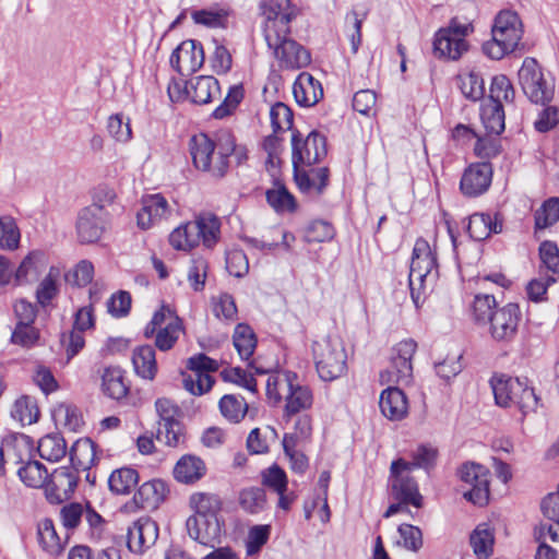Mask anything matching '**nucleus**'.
<instances>
[{"mask_svg": "<svg viewBox=\"0 0 559 559\" xmlns=\"http://www.w3.org/2000/svg\"><path fill=\"white\" fill-rule=\"evenodd\" d=\"M473 318L478 325L487 328L493 342L506 345L518 335L522 311L516 302L499 307L493 295L478 294L473 301Z\"/></svg>", "mask_w": 559, "mask_h": 559, "instance_id": "nucleus-1", "label": "nucleus"}, {"mask_svg": "<svg viewBox=\"0 0 559 559\" xmlns=\"http://www.w3.org/2000/svg\"><path fill=\"white\" fill-rule=\"evenodd\" d=\"M235 150V136L226 130L216 133L214 139L199 133L189 140V152L194 167L217 178L227 174L229 157Z\"/></svg>", "mask_w": 559, "mask_h": 559, "instance_id": "nucleus-2", "label": "nucleus"}, {"mask_svg": "<svg viewBox=\"0 0 559 559\" xmlns=\"http://www.w3.org/2000/svg\"><path fill=\"white\" fill-rule=\"evenodd\" d=\"M221 222L213 214H200L194 221L177 227L169 235L170 245L177 250H191L202 240L203 245L212 248L218 240Z\"/></svg>", "mask_w": 559, "mask_h": 559, "instance_id": "nucleus-3", "label": "nucleus"}, {"mask_svg": "<svg viewBox=\"0 0 559 559\" xmlns=\"http://www.w3.org/2000/svg\"><path fill=\"white\" fill-rule=\"evenodd\" d=\"M492 38L484 43L483 51L493 60L502 59L514 51L522 35V23L515 12L501 11L495 19L491 28Z\"/></svg>", "mask_w": 559, "mask_h": 559, "instance_id": "nucleus-4", "label": "nucleus"}, {"mask_svg": "<svg viewBox=\"0 0 559 559\" xmlns=\"http://www.w3.org/2000/svg\"><path fill=\"white\" fill-rule=\"evenodd\" d=\"M312 355L321 380L333 381L347 369V354L338 336H324L312 343Z\"/></svg>", "mask_w": 559, "mask_h": 559, "instance_id": "nucleus-5", "label": "nucleus"}, {"mask_svg": "<svg viewBox=\"0 0 559 559\" xmlns=\"http://www.w3.org/2000/svg\"><path fill=\"white\" fill-rule=\"evenodd\" d=\"M437 277V254L430 248L426 239L418 238L413 249L408 276L411 296L417 308L419 307V302L423 300L421 296L424 292L421 290L425 289V282H433Z\"/></svg>", "mask_w": 559, "mask_h": 559, "instance_id": "nucleus-6", "label": "nucleus"}, {"mask_svg": "<svg viewBox=\"0 0 559 559\" xmlns=\"http://www.w3.org/2000/svg\"><path fill=\"white\" fill-rule=\"evenodd\" d=\"M328 154L326 138L319 131H311L306 138L295 129L292 133V164L310 167L320 163Z\"/></svg>", "mask_w": 559, "mask_h": 559, "instance_id": "nucleus-7", "label": "nucleus"}, {"mask_svg": "<svg viewBox=\"0 0 559 559\" xmlns=\"http://www.w3.org/2000/svg\"><path fill=\"white\" fill-rule=\"evenodd\" d=\"M261 13L264 16L265 41H273L280 34H290V22L296 17V10L290 0H261Z\"/></svg>", "mask_w": 559, "mask_h": 559, "instance_id": "nucleus-8", "label": "nucleus"}, {"mask_svg": "<svg viewBox=\"0 0 559 559\" xmlns=\"http://www.w3.org/2000/svg\"><path fill=\"white\" fill-rule=\"evenodd\" d=\"M519 82L523 93L534 104L546 105L554 97V84L548 82L534 58H525L519 70Z\"/></svg>", "mask_w": 559, "mask_h": 559, "instance_id": "nucleus-9", "label": "nucleus"}, {"mask_svg": "<svg viewBox=\"0 0 559 559\" xmlns=\"http://www.w3.org/2000/svg\"><path fill=\"white\" fill-rule=\"evenodd\" d=\"M417 344L414 340H404L391 350L390 367L380 373V382L407 384L413 378L412 359Z\"/></svg>", "mask_w": 559, "mask_h": 559, "instance_id": "nucleus-10", "label": "nucleus"}, {"mask_svg": "<svg viewBox=\"0 0 559 559\" xmlns=\"http://www.w3.org/2000/svg\"><path fill=\"white\" fill-rule=\"evenodd\" d=\"M409 464L404 459H397L391 464V493L392 497L404 506L412 504L415 508L423 506V496L419 492L417 481L414 477L403 474L408 472Z\"/></svg>", "mask_w": 559, "mask_h": 559, "instance_id": "nucleus-11", "label": "nucleus"}, {"mask_svg": "<svg viewBox=\"0 0 559 559\" xmlns=\"http://www.w3.org/2000/svg\"><path fill=\"white\" fill-rule=\"evenodd\" d=\"M187 367L193 373L183 374V388L193 395L209 392L215 381L207 372L218 369L217 361L205 354H198L188 359Z\"/></svg>", "mask_w": 559, "mask_h": 559, "instance_id": "nucleus-12", "label": "nucleus"}, {"mask_svg": "<svg viewBox=\"0 0 559 559\" xmlns=\"http://www.w3.org/2000/svg\"><path fill=\"white\" fill-rule=\"evenodd\" d=\"M286 385V404L284 408V418L289 419L292 416L307 411L312 406V391L307 385H301L298 376L293 371H285L282 377L274 380V385Z\"/></svg>", "mask_w": 559, "mask_h": 559, "instance_id": "nucleus-13", "label": "nucleus"}, {"mask_svg": "<svg viewBox=\"0 0 559 559\" xmlns=\"http://www.w3.org/2000/svg\"><path fill=\"white\" fill-rule=\"evenodd\" d=\"M460 479L472 486L464 498L475 506L483 507L489 499V471L481 464L466 462L457 471Z\"/></svg>", "mask_w": 559, "mask_h": 559, "instance_id": "nucleus-14", "label": "nucleus"}, {"mask_svg": "<svg viewBox=\"0 0 559 559\" xmlns=\"http://www.w3.org/2000/svg\"><path fill=\"white\" fill-rule=\"evenodd\" d=\"M273 50L274 57L287 69H301L311 62L310 52L296 40L289 38V34H280L275 43L266 41Z\"/></svg>", "mask_w": 559, "mask_h": 559, "instance_id": "nucleus-15", "label": "nucleus"}, {"mask_svg": "<svg viewBox=\"0 0 559 559\" xmlns=\"http://www.w3.org/2000/svg\"><path fill=\"white\" fill-rule=\"evenodd\" d=\"M109 214H104L95 205L82 209L78 215L76 234L81 243L98 241L109 223Z\"/></svg>", "mask_w": 559, "mask_h": 559, "instance_id": "nucleus-16", "label": "nucleus"}, {"mask_svg": "<svg viewBox=\"0 0 559 559\" xmlns=\"http://www.w3.org/2000/svg\"><path fill=\"white\" fill-rule=\"evenodd\" d=\"M158 525L150 518L134 521L127 531V547L135 554L142 555L153 547L158 538Z\"/></svg>", "mask_w": 559, "mask_h": 559, "instance_id": "nucleus-17", "label": "nucleus"}, {"mask_svg": "<svg viewBox=\"0 0 559 559\" xmlns=\"http://www.w3.org/2000/svg\"><path fill=\"white\" fill-rule=\"evenodd\" d=\"M223 525L224 522L219 519L204 516H189L186 521L189 536L199 544L211 548L221 544Z\"/></svg>", "mask_w": 559, "mask_h": 559, "instance_id": "nucleus-18", "label": "nucleus"}, {"mask_svg": "<svg viewBox=\"0 0 559 559\" xmlns=\"http://www.w3.org/2000/svg\"><path fill=\"white\" fill-rule=\"evenodd\" d=\"M296 166L293 168L294 180L302 193L321 195L329 186L330 169L325 166Z\"/></svg>", "mask_w": 559, "mask_h": 559, "instance_id": "nucleus-19", "label": "nucleus"}, {"mask_svg": "<svg viewBox=\"0 0 559 559\" xmlns=\"http://www.w3.org/2000/svg\"><path fill=\"white\" fill-rule=\"evenodd\" d=\"M492 169L488 163L472 164L465 169L460 189L466 197H478L488 190L491 182Z\"/></svg>", "mask_w": 559, "mask_h": 559, "instance_id": "nucleus-20", "label": "nucleus"}, {"mask_svg": "<svg viewBox=\"0 0 559 559\" xmlns=\"http://www.w3.org/2000/svg\"><path fill=\"white\" fill-rule=\"evenodd\" d=\"M169 213L167 200L160 194H148L142 198V207L136 214L138 226L147 229L166 217Z\"/></svg>", "mask_w": 559, "mask_h": 559, "instance_id": "nucleus-21", "label": "nucleus"}, {"mask_svg": "<svg viewBox=\"0 0 559 559\" xmlns=\"http://www.w3.org/2000/svg\"><path fill=\"white\" fill-rule=\"evenodd\" d=\"M381 413L390 420L403 419L408 411L405 393L397 386H388L380 395Z\"/></svg>", "mask_w": 559, "mask_h": 559, "instance_id": "nucleus-22", "label": "nucleus"}, {"mask_svg": "<svg viewBox=\"0 0 559 559\" xmlns=\"http://www.w3.org/2000/svg\"><path fill=\"white\" fill-rule=\"evenodd\" d=\"M294 97L300 106H314L323 97L321 83L309 73L299 74L293 85Z\"/></svg>", "mask_w": 559, "mask_h": 559, "instance_id": "nucleus-23", "label": "nucleus"}, {"mask_svg": "<svg viewBox=\"0 0 559 559\" xmlns=\"http://www.w3.org/2000/svg\"><path fill=\"white\" fill-rule=\"evenodd\" d=\"M468 43L450 35L449 31L440 28L433 38V53L438 58L459 60L468 50Z\"/></svg>", "mask_w": 559, "mask_h": 559, "instance_id": "nucleus-24", "label": "nucleus"}, {"mask_svg": "<svg viewBox=\"0 0 559 559\" xmlns=\"http://www.w3.org/2000/svg\"><path fill=\"white\" fill-rule=\"evenodd\" d=\"M467 233L476 241L487 239L491 234L502 231V222L496 214L493 217L488 213H474L468 217Z\"/></svg>", "mask_w": 559, "mask_h": 559, "instance_id": "nucleus-25", "label": "nucleus"}, {"mask_svg": "<svg viewBox=\"0 0 559 559\" xmlns=\"http://www.w3.org/2000/svg\"><path fill=\"white\" fill-rule=\"evenodd\" d=\"M167 488L163 480L153 479L142 484L133 496L136 508L155 509L164 500Z\"/></svg>", "mask_w": 559, "mask_h": 559, "instance_id": "nucleus-26", "label": "nucleus"}, {"mask_svg": "<svg viewBox=\"0 0 559 559\" xmlns=\"http://www.w3.org/2000/svg\"><path fill=\"white\" fill-rule=\"evenodd\" d=\"M187 94L194 104L205 105L221 96L219 83L214 76L201 75L190 82Z\"/></svg>", "mask_w": 559, "mask_h": 559, "instance_id": "nucleus-27", "label": "nucleus"}, {"mask_svg": "<svg viewBox=\"0 0 559 559\" xmlns=\"http://www.w3.org/2000/svg\"><path fill=\"white\" fill-rule=\"evenodd\" d=\"M205 473L204 461L193 454L183 455L174 468V477L182 484H193L201 479Z\"/></svg>", "mask_w": 559, "mask_h": 559, "instance_id": "nucleus-28", "label": "nucleus"}, {"mask_svg": "<svg viewBox=\"0 0 559 559\" xmlns=\"http://www.w3.org/2000/svg\"><path fill=\"white\" fill-rule=\"evenodd\" d=\"M71 468L88 471L96 462V444L90 438L76 440L69 451Z\"/></svg>", "mask_w": 559, "mask_h": 559, "instance_id": "nucleus-29", "label": "nucleus"}, {"mask_svg": "<svg viewBox=\"0 0 559 559\" xmlns=\"http://www.w3.org/2000/svg\"><path fill=\"white\" fill-rule=\"evenodd\" d=\"M103 393L116 401L124 399L129 392V385L126 383L123 370L117 366L104 368L102 373Z\"/></svg>", "mask_w": 559, "mask_h": 559, "instance_id": "nucleus-30", "label": "nucleus"}, {"mask_svg": "<svg viewBox=\"0 0 559 559\" xmlns=\"http://www.w3.org/2000/svg\"><path fill=\"white\" fill-rule=\"evenodd\" d=\"M132 364L135 373L145 380H153L157 373L155 349L151 345H142L133 350Z\"/></svg>", "mask_w": 559, "mask_h": 559, "instance_id": "nucleus-31", "label": "nucleus"}, {"mask_svg": "<svg viewBox=\"0 0 559 559\" xmlns=\"http://www.w3.org/2000/svg\"><path fill=\"white\" fill-rule=\"evenodd\" d=\"M495 402L500 407H510L512 393L521 390V379L506 374L495 376L490 380Z\"/></svg>", "mask_w": 559, "mask_h": 559, "instance_id": "nucleus-32", "label": "nucleus"}, {"mask_svg": "<svg viewBox=\"0 0 559 559\" xmlns=\"http://www.w3.org/2000/svg\"><path fill=\"white\" fill-rule=\"evenodd\" d=\"M190 507L194 511L191 516L218 519L222 500L215 493L195 492L190 497Z\"/></svg>", "mask_w": 559, "mask_h": 559, "instance_id": "nucleus-33", "label": "nucleus"}, {"mask_svg": "<svg viewBox=\"0 0 559 559\" xmlns=\"http://www.w3.org/2000/svg\"><path fill=\"white\" fill-rule=\"evenodd\" d=\"M495 537L486 523L479 524L469 536V544L478 559H488L492 555Z\"/></svg>", "mask_w": 559, "mask_h": 559, "instance_id": "nucleus-34", "label": "nucleus"}, {"mask_svg": "<svg viewBox=\"0 0 559 559\" xmlns=\"http://www.w3.org/2000/svg\"><path fill=\"white\" fill-rule=\"evenodd\" d=\"M37 451L41 459L58 462L67 454V442L60 433H49L39 440Z\"/></svg>", "mask_w": 559, "mask_h": 559, "instance_id": "nucleus-35", "label": "nucleus"}, {"mask_svg": "<svg viewBox=\"0 0 559 559\" xmlns=\"http://www.w3.org/2000/svg\"><path fill=\"white\" fill-rule=\"evenodd\" d=\"M534 235L539 238V231L546 229L559 221V198L554 197L544 201L534 213Z\"/></svg>", "mask_w": 559, "mask_h": 559, "instance_id": "nucleus-36", "label": "nucleus"}, {"mask_svg": "<svg viewBox=\"0 0 559 559\" xmlns=\"http://www.w3.org/2000/svg\"><path fill=\"white\" fill-rule=\"evenodd\" d=\"M274 189L265 192L266 202L275 212H295L297 203L295 197L287 190L280 180H274Z\"/></svg>", "mask_w": 559, "mask_h": 559, "instance_id": "nucleus-37", "label": "nucleus"}, {"mask_svg": "<svg viewBox=\"0 0 559 559\" xmlns=\"http://www.w3.org/2000/svg\"><path fill=\"white\" fill-rule=\"evenodd\" d=\"M229 10L223 7H211L202 10H194L191 17L195 24L210 28H225L229 16Z\"/></svg>", "mask_w": 559, "mask_h": 559, "instance_id": "nucleus-38", "label": "nucleus"}, {"mask_svg": "<svg viewBox=\"0 0 559 559\" xmlns=\"http://www.w3.org/2000/svg\"><path fill=\"white\" fill-rule=\"evenodd\" d=\"M139 473L132 467H121L115 469L109 478V489L116 495H128L136 486Z\"/></svg>", "mask_w": 559, "mask_h": 559, "instance_id": "nucleus-39", "label": "nucleus"}, {"mask_svg": "<svg viewBox=\"0 0 559 559\" xmlns=\"http://www.w3.org/2000/svg\"><path fill=\"white\" fill-rule=\"evenodd\" d=\"M222 415L230 423H240L248 413L249 406L245 397L239 394H226L218 403Z\"/></svg>", "mask_w": 559, "mask_h": 559, "instance_id": "nucleus-40", "label": "nucleus"}, {"mask_svg": "<svg viewBox=\"0 0 559 559\" xmlns=\"http://www.w3.org/2000/svg\"><path fill=\"white\" fill-rule=\"evenodd\" d=\"M480 118L486 131L499 135L504 131V110L501 103H491L481 106Z\"/></svg>", "mask_w": 559, "mask_h": 559, "instance_id": "nucleus-41", "label": "nucleus"}, {"mask_svg": "<svg viewBox=\"0 0 559 559\" xmlns=\"http://www.w3.org/2000/svg\"><path fill=\"white\" fill-rule=\"evenodd\" d=\"M37 535L39 545L46 552L52 556L61 554L63 545L50 519H44L38 523Z\"/></svg>", "mask_w": 559, "mask_h": 559, "instance_id": "nucleus-42", "label": "nucleus"}, {"mask_svg": "<svg viewBox=\"0 0 559 559\" xmlns=\"http://www.w3.org/2000/svg\"><path fill=\"white\" fill-rule=\"evenodd\" d=\"M233 342L241 359L248 360L254 353L257 337L253 330L246 323H239L235 328Z\"/></svg>", "mask_w": 559, "mask_h": 559, "instance_id": "nucleus-43", "label": "nucleus"}, {"mask_svg": "<svg viewBox=\"0 0 559 559\" xmlns=\"http://www.w3.org/2000/svg\"><path fill=\"white\" fill-rule=\"evenodd\" d=\"M183 331L182 321L179 317H175L168 321L164 328H159L155 336V346L163 352L174 347Z\"/></svg>", "mask_w": 559, "mask_h": 559, "instance_id": "nucleus-44", "label": "nucleus"}, {"mask_svg": "<svg viewBox=\"0 0 559 559\" xmlns=\"http://www.w3.org/2000/svg\"><path fill=\"white\" fill-rule=\"evenodd\" d=\"M20 479L32 488H40L45 485L48 477L46 466L39 461H28L17 471Z\"/></svg>", "mask_w": 559, "mask_h": 559, "instance_id": "nucleus-45", "label": "nucleus"}, {"mask_svg": "<svg viewBox=\"0 0 559 559\" xmlns=\"http://www.w3.org/2000/svg\"><path fill=\"white\" fill-rule=\"evenodd\" d=\"M11 416L22 425H32L39 418V408L33 397L22 396L15 401Z\"/></svg>", "mask_w": 559, "mask_h": 559, "instance_id": "nucleus-46", "label": "nucleus"}, {"mask_svg": "<svg viewBox=\"0 0 559 559\" xmlns=\"http://www.w3.org/2000/svg\"><path fill=\"white\" fill-rule=\"evenodd\" d=\"M460 88L465 98L477 102L485 95V82L483 76L475 71L465 75H459Z\"/></svg>", "mask_w": 559, "mask_h": 559, "instance_id": "nucleus-47", "label": "nucleus"}, {"mask_svg": "<svg viewBox=\"0 0 559 559\" xmlns=\"http://www.w3.org/2000/svg\"><path fill=\"white\" fill-rule=\"evenodd\" d=\"M514 96V88L507 75L499 74L492 78L488 102L502 104V100H504L507 103H513Z\"/></svg>", "mask_w": 559, "mask_h": 559, "instance_id": "nucleus-48", "label": "nucleus"}, {"mask_svg": "<svg viewBox=\"0 0 559 559\" xmlns=\"http://www.w3.org/2000/svg\"><path fill=\"white\" fill-rule=\"evenodd\" d=\"M156 438L173 448L185 444L186 433L182 423L180 420H176L168 424H160L157 429Z\"/></svg>", "mask_w": 559, "mask_h": 559, "instance_id": "nucleus-49", "label": "nucleus"}, {"mask_svg": "<svg viewBox=\"0 0 559 559\" xmlns=\"http://www.w3.org/2000/svg\"><path fill=\"white\" fill-rule=\"evenodd\" d=\"M57 277L58 271L55 267H50L49 273L44 277L36 289L37 304L43 308L47 307L59 294Z\"/></svg>", "mask_w": 559, "mask_h": 559, "instance_id": "nucleus-50", "label": "nucleus"}, {"mask_svg": "<svg viewBox=\"0 0 559 559\" xmlns=\"http://www.w3.org/2000/svg\"><path fill=\"white\" fill-rule=\"evenodd\" d=\"M270 119L274 133L285 130H294L293 110L282 102H277L271 107Z\"/></svg>", "mask_w": 559, "mask_h": 559, "instance_id": "nucleus-51", "label": "nucleus"}, {"mask_svg": "<svg viewBox=\"0 0 559 559\" xmlns=\"http://www.w3.org/2000/svg\"><path fill=\"white\" fill-rule=\"evenodd\" d=\"M79 473L71 467L61 466L57 468L51 478V483L70 499L78 486Z\"/></svg>", "mask_w": 559, "mask_h": 559, "instance_id": "nucleus-52", "label": "nucleus"}, {"mask_svg": "<svg viewBox=\"0 0 559 559\" xmlns=\"http://www.w3.org/2000/svg\"><path fill=\"white\" fill-rule=\"evenodd\" d=\"M20 230L11 216L0 217V248L15 250L20 243Z\"/></svg>", "mask_w": 559, "mask_h": 559, "instance_id": "nucleus-53", "label": "nucleus"}, {"mask_svg": "<svg viewBox=\"0 0 559 559\" xmlns=\"http://www.w3.org/2000/svg\"><path fill=\"white\" fill-rule=\"evenodd\" d=\"M182 44H188V51L182 55V63H185V70L190 75L203 66L204 50L202 44L195 39H188Z\"/></svg>", "mask_w": 559, "mask_h": 559, "instance_id": "nucleus-54", "label": "nucleus"}, {"mask_svg": "<svg viewBox=\"0 0 559 559\" xmlns=\"http://www.w3.org/2000/svg\"><path fill=\"white\" fill-rule=\"evenodd\" d=\"M240 506L249 513L255 514L264 509L266 498L265 491L259 487L243 489L239 497Z\"/></svg>", "mask_w": 559, "mask_h": 559, "instance_id": "nucleus-55", "label": "nucleus"}, {"mask_svg": "<svg viewBox=\"0 0 559 559\" xmlns=\"http://www.w3.org/2000/svg\"><path fill=\"white\" fill-rule=\"evenodd\" d=\"M335 236V229L333 225L323 219L312 221L305 233V240L311 242H325L330 241Z\"/></svg>", "mask_w": 559, "mask_h": 559, "instance_id": "nucleus-56", "label": "nucleus"}, {"mask_svg": "<svg viewBox=\"0 0 559 559\" xmlns=\"http://www.w3.org/2000/svg\"><path fill=\"white\" fill-rule=\"evenodd\" d=\"M40 332L34 324H15L11 334V342L24 348H31L37 344Z\"/></svg>", "mask_w": 559, "mask_h": 559, "instance_id": "nucleus-57", "label": "nucleus"}, {"mask_svg": "<svg viewBox=\"0 0 559 559\" xmlns=\"http://www.w3.org/2000/svg\"><path fill=\"white\" fill-rule=\"evenodd\" d=\"M243 98V88L241 85H233L223 100V103L215 108L212 116L215 119H223L231 115Z\"/></svg>", "mask_w": 559, "mask_h": 559, "instance_id": "nucleus-58", "label": "nucleus"}, {"mask_svg": "<svg viewBox=\"0 0 559 559\" xmlns=\"http://www.w3.org/2000/svg\"><path fill=\"white\" fill-rule=\"evenodd\" d=\"M262 484L275 491L282 493L287 490V476L285 471L277 464H273L269 468L262 471Z\"/></svg>", "mask_w": 559, "mask_h": 559, "instance_id": "nucleus-59", "label": "nucleus"}, {"mask_svg": "<svg viewBox=\"0 0 559 559\" xmlns=\"http://www.w3.org/2000/svg\"><path fill=\"white\" fill-rule=\"evenodd\" d=\"M521 393L520 400H516V406L522 413L521 420H524V417L531 413L536 412L539 405V397L536 395L535 390L528 385L527 378L521 379Z\"/></svg>", "mask_w": 559, "mask_h": 559, "instance_id": "nucleus-60", "label": "nucleus"}, {"mask_svg": "<svg viewBox=\"0 0 559 559\" xmlns=\"http://www.w3.org/2000/svg\"><path fill=\"white\" fill-rule=\"evenodd\" d=\"M221 377L226 382H231L246 388L252 393L257 392V380L245 369L240 367L227 368L221 372Z\"/></svg>", "mask_w": 559, "mask_h": 559, "instance_id": "nucleus-61", "label": "nucleus"}, {"mask_svg": "<svg viewBox=\"0 0 559 559\" xmlns=\"http://www.w3.org/2000/svg\"><path fill=\"white\" fill-rule=\"evenodd\" d=\"M438 451L437 449L429 445H419L415 451L412 452V461L407 462L409 464V469L413 468H431L437 460Z\"/></svg>", "mask_w": 559, "mask_h": 559, "instance_id": "nucleus-62", "label": "nucleus"}, {"mask_svg": "<svg viewBox=\"0 0 559 559\" xmlns=\"http://www.w3.org/2000/svg\"><path fill=\"white\" fill-rule=\"evenodd\" d=\"M94 277V265L87 260L80 261L75 267L66 275L68 283L78 287L88 285Z\"/></svg>", "mask_w": 559, "mask_h": 559, "instance_id": "nucleus-63", "label": "nucleus"}, {"mask_svg": "<svg viewBox=\"0 0 559 559\" xmlns=\"http://www.w3.org/2000/svg\"><path fill=\"white\" fill-rule=\"evenodd\" d=\"M538 251L543 265L552 274H559V248L557 243L545 240L540 243Z\"/></svg>", "mask_w": 559, "mask_h": 559, "instance_id": "nucleus-64", "label": "nucleus"}]
</instances>
